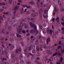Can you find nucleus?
Instances as JSON below:
<instances>
[{
  "instance_id": "nucleus-1",
  "label": "nucleus",
  "mask_w": 64,
  "mask_h": 64,
  "mask_svg": "<svg viewBox=\"0 0 64 64\" xmlns=\"http://www.w3.org/2000/svg\"><path fill=\"white\" fill-rule=\"evenodd\" d=\"M25 23L20 24V25L18 26V27L17 28V31L18 33L20 34L22 33V28L23 26H24Z\"/></svg>"
},
{
  "instance_id": "nucleus-2",
  "label": "nucleus",
  "mask_w": 64,
  "mask_h": 64,
  "mask_svg": "<svg viewBox=\"0 0 64 64\" xmlns=\"http://www.w3.org/2000/svg\"><path fill=\"white\" fill-rule=\"evenodd\" d=\"M43 48H44V49H46L47 48V47L46 46V44H43L42 45V46L41 47H40V50L42 51V50H43Z\"/></svg>"
},
{
  "instance_id": "nucleus-3",
  "label": "nucleus",
  "mask_w": 64,
  "mask_h": 64,
  "mask_svg": "<svg viewBox=\"0 0 64 64\" xmlns=\"http://www.w3.org/2000/svg\"><path fill=\"white\" fill-rule=\"evenodd\" d=\"M34 28L35 31H36V33L35 34V36H36V35H37V34H38V32H39L38 30H37V28H36V25H34Z\"/></svg>"
},
{
  "instance_id": "nucleus-4",
  "label": "nucleus",
  "mask_w": 64,
  "mask_h": 64,
  "mask_svg": "<svg viewBox=\"0 0 64 64\" xmlns=\"http://www.w3.org/2000/svg\"><path fill=\"white\" fill-rule=\"evenodd\" d=\"M21 49L20 48H19L18 50H16V54H20L21 53Z\"/></svg>"
},
{
  "instance_id": "nucleus-5",
  "label": "nucleus",
  "mask_w": 64,
  "mask_h": 64,
  "mask_svg": "<svg viewBox=\"0 0 64 64\" xmlns=\"http://www.w3.org/2000/svg\"><path fill=\"white\" fill-rule=\"evenodd\" d=\"M58 4L60 6V8H62V4H61V2L60 1V0H58Z\"/></svg>"
},
{
  "instance_id": "nucleus-6",
  "label": "nucleus",
  "mask_w": 64,
  "mask_h": 64,
  "mask_svg": "<svg viewBox=\"0 0 64 64\" xmlns=\"http://www.w3.org/2000/svg\"><path fill=\"white\" fill-rule=\"evenodd\" d=\"M30 33L32 34H34L35 33V31H34V30L33 29H32L30 31Z\"/></svg>"
},
{
  "instance_id": "nucleus-7",
  "label": "nucleus",
  "mask_w": 64,
  "mask_h": 64,
  "mask_svg": "<svg viewBox=\"0 0 64 64\" xmlns=\"http://www.w3.org/2000/svg\"><path fill=\"white\" fill-rule=\"evenodd\" d=\"M19 5H16L15 6L14 8V10H16L17 9H18H18L19 8Z\"/></svg>"
},
{
  "instance_id": "nucleus-8",
  "label": "nucleus",
  "mask_w": 64,
  "mask_h": 64,
  "mask_svg": "<svg viewBox=\"0 0 64 64\" xmlns=\"http://www.w3.org/2000/svg\"><path fill=\"white\" fill-rule=\"evenodd\" d=\"M34 25L35 24H33L31 22H30V27H31V28H33V27L34 28Z\"/></svg>"
},
{
  "instance_id": "nucleus-9",
  "label": "nucleus",
  "mask_w": 64,
  "mask_h": 64,
  "mask_svg": "<svg viewBox=\"0 0 64 64\" xmlns=\"http://www.w3.org/2000/svg\"><path fill=\"white\" fill-rule=\"evenodd\" d=\"M50 42V38H48L46 39L47 44H49V42Z\"/></svg>"
},
{
  "instance_id": "nucleus-10",
  "label": "nucleus",
  "mask_w": 64,
  "mask_h": 64,
  "mask_svg": "<svg viewBox=\"0 0 64 64\" xmlns=\"http://www.w3.org/2000/svg\"><path fill=\"white\" fill-rule=\"evenodd\" d=\"M62 61H63V58L61 57L60 58V60L59 61V62H57V64H60V63L62 62Z\"/></svg>"
},
{
  "instance_id": "nucleus-11",
  "label": "nucleus",
  "mask_w": 64,
  "mask_h": 64,
  "mask_svg": "<svg viewBox=\"0 0 64 64\" xmlns=\"http://www.w3.org/2000/svg\"><path fill=\"white\" fill-rule=\"evenodd\" d=\"M9 40L10 42H14V39L12 37H11L10 39Z\"/></svg>"
},
{
  "instance_id": "nucleus-12",
  "label": "nucleus",
  "mask_w": 64,
  "mask_h": 64,
  "mask_svg": "<svg viewBox=\"0 0 64 64\" xmlns=\"http://www.w3.org/2000/svg\"><path fill=\"white\" fill-rule=\"evenodd\" d=\"M48 52L49 53L50 55H52L53 54V52L51 50H48Z\"/></svg>"
},
{
  "instance_id": "nucleus-13",
  "label": "nucleus",
  "mask_w": 64,
  "mask_h": 64,
  "mask_svg": "<svg viewBox=\"0 0 64 64\" xmlns=\"http://www.w3.org/2000/svg\"><path fill=\"white\" fill-rule=\"evenodd\" d=\"M26 19L24 18L20 21V24L23 23V22L26 21Z\"/></svg>"
},
{
  "instance_id": "nucleus-14",
  "label": "nucleus",
  "mask_w": 64,
  "mask_h": 64,
  "mask_svg": "<svg viewBox=\"0 0 64 64\" xmlns=\"http://www.w3.org/2000/svg\"><path fill=\"white\" fill-rule=\"evenodd\" d=\"M43 16L44 18L46 19L48 17V15L47 14H43Z\"/></svg>"
},
{
  "instance_id": "nucleus-15",
  "label": "nucleus",
  "mask_w": 64,
  "mask_h": 64,
  "mask_svg": "<svg viewBox=\"0 0 64 64\" xmlns=\"http://www.w3.org/2000/svg\"><path fill=\"white\" fill-rule=\"evenodd\" d=\"M1 32L2 34H3L4 35H5V30H1Z\"/></svg>"
},
{
  "instance_id": "nucleus-16",
  "label": "nucleus",
  "mask_w": 64,
  "mask_h": 64,
  "mask_svg": "<svg viewBox=\"0 0 64 64\" xmlns=\"http://www.w3.org/2000/svg\"><path fill=\"white\" fill-rule=\"evenodd\" d=\"M56 55H58V52H56L55 54H53V56H52V57H53L54 56H55Z\"/></svg>"
},
{
  "instance_id": "nucleus-17",
  "label": "nucleus",
  "mask_w": 64,
  "mask_h": 64,
  "mask_svg": "<svg viewBox=\"0 0 64 64\" xmlns=\"http://www.w3.org/2000/svg\"><path fill=\"white\" fill-rule=\"evenodd\" d=\"M29 4H31V5H33V4H35V2L33 1H32V2H29Z\"/></svg>"
},
{
  "instance_id": "nucleus-18",
  "label": "nucleus",
  "mask_w": 64,
  "mask_h": 64,
  "mask_svg": "<svg viewBox=\"0 0 64 64\" xmlns=\"http://www.w3.org/2000/svg\"><path fill=\"white\" fill-rule=\"evenodd\" d=\"M11 57L12 59H14V58H15V55L14 54H12L11 55Z\"/></svg>"
},
{
  "instance_id": "nucleus-19",
  "label": "nucleus",
  "mask_w": 64,
  "mask_h": 64,
  "mask_svg": "<svg viewBox=\"0 0 64 64\" xmlns=\"http://www.w3.org/2000/svg\"><path fill=\"white\" fill-rule=\"evenodd\" d=\"M44 13L45 14H47V15H48V13H47V12H48L47 11V10H44Z\"/></svg>"
},
{
  "instance_id": "nucleus-20",
  "label": "nucleus",
  "mask_w": 64,
  "mask_h": 64,
  "mask_svg": "<svg viewBox=\"0 0 64 64\" xmlns=\"http://www.w3.org/2000/svg\"><path fill=\"white\" fill-rule=\"evenodd\" d=\"M28 49L29 51H31L32 49V47L31 46H30L28 47Z\"/></svg>"
},
{
  "instance_id": "nucleus-21",
  "label": "nucleus",
  "mask_w": 64,
  "mask_h": 64,
  "mask_svg": "<svg viewBox=\"0 0 64 64\" xmlns=\"http://www.w3.org/2000/svg\"><path fill=\"white\" fill-rule=\"evenodd\" d=\"M32 40H31V43H33L34 42V41L35 40V38H34Z\"/></svg>"
},
{
  "instance_id": "nucleus-22",
  "label": "nucleus",
  "mask_w": 64,
  "mask_h": 64,
  "mask_svg": "<svg viewBox=\"0 0 64 64\" xmlns=\"http://www.w3.org/2000/svg\"><path fill=\"white\" fill-rule=\"evenodd\" d=\"M19 58L20 59H22V58H23V56H22V54H20L19 56Z\"/></svg>"
},
{
  "instance_id": "nucleus-23",
  "label": "nucleus",
  "mask_w": 64,
  "mask_h": 64,
  "mask_svg": "<svg viewBox=\"0 0 64 64\" xmlns=\"http://www.w3.org/2000/svg\"><path fill=\"white\" fill-rule=\"evenodd\" d=\"M59 17H58L56 19V20H57V22L58 23L59 22Z\"/></svg>"
},
{
  "instance_id": "nucleus-24",
  "label": "nucleus",
  "mask_w": 64,
  "mask_h": 64,
  "mask_svg": "<svg viewBox=\"0 0 64 64\" xmlns=\"http://www.w3.org/2000/svg\"><path fill=\"white\" fill-rule=\"evenodd\" d=\"M14 23V21L13 20L10 21V24H13Z\"/></svg>"
},
{
  "instance_id": "nucleus-25",
  "label": "nucleus",
  "mask_w": 64,
  "mask_h": 64,
  "mask_svg": "<svg viewBox=\"0 0 64 64\" xmlns=\"http://www.w3.org/2000/svg\"><path fill=\"white\" fill-rule=\"evenodd\" d=\"M53 32V31L51 30H50V35H52V32Z\"/></svg>"
},
{
  "instance_id": "nucleus-26",
  "label": "nucleus",
  "mask_w": 64,
  "mask_h": 64,
  "mask_svg": "<svg viewBox=\"0 0 64 64\" xmlns=\"http://www.w3.org/2000/svg\"><path fill=\"white\" fill-rule=\"evenodd\" d=\"M38 42H39V40H36V41L35 44H37L38 43Z\"/></svg>"
},
{
  "instance_id": "nucleus-27",
  "label": "nucleus",
  "mask_w": 64,
  "mask_h": 64,
  "mask_svg": "<svg viewBox=\"0 0 64 64\" xmlns=\"http://www.w3.org/2000/svg\"><path fill=\"white\" fill-rule=\"evenodd\" d=\"M20 63L21 64H22V63H23L24 62V61H23V60L22 59H20Z\"/></svg>"
},
{
  "instance_id": "nucleus-28",
  "label": "nucleus",
  "mask_w": 64,
  "mask_h": 64,
  "mask_svg": "<svg viewBox=\"0 0 64 64\" xmlns=\"http://www.w3.org/2000/svg\"><path fill=\"white\" fill-rule=\"evenodd\" d=\"M8 2H9V4H12V0H9Z\"/></svg>"
},
{
  "instance_id": "nucleus-29",
  "label": "nucleus",
  "mask_w": 64,
  "mask_h": 64,
  "mask_svg": "<svg viewBox=\"0 0 64 64\" xmlns=\"http://www.w3.org/2000/svg\"><path fill=\"white\" fill-rule=\"evenodd\" d=\"M46 32L47 33V34H49V29L48 28H47L46 29Z\"/></svg>"
},
{
  "instance_id": "nucleus-30",
  "label": "nucleus",
  "mask_w": 64,
  "mask_h": 64,
  "mask_svg": "<svg viewBox=\"0 0 64 64\" xmlns=\"http://www.w3.org/2000/svg\"><path fill=\"white\" fill-rule=\"evenodd\" d=\"M36 49L37 51H39V47L38 46H36Z\"/></svg>"
},
{
  "instance_id": "nucleus-31",
  "label": "nucleus",
  "mask_w": 64,
  "mask_h": 64,
  "mask_svg": "<svg viewBox=\"0 0 64 64\" xmlns=\"http://www.w3.org/2000/svg\"><path fill=\"white\" fill-rule=\"evenodd\" d=\"M52 51H54V46H52Z\"/></svg>"
},
{
  "instance_id": "nucleus-32",
  "label": "nucleus",
  "mask_w": 64,
  "mask_h": 64,
  "mask_svg": "<svg viewBox=\"0 0 64 64\" xmlns=\"http://www.w3.org/2000/svg\"><path fill=\"white\" fill-rule=\"evenodd\" d=\"M1 60H2V59L3 61H4V60H5L6 61H7V59L6 58H1Z\"/></svg>"
},
{
  "instance_id": "nucleus-33",
  "label": "nucleus",
  "mask_w": 64,
  "mask_h": 64,
  "mask_svg": "<svg viewBox=\"0 0 64 64\" xmlns=\"http://www.w3.org/2000/svg\"><path fill=\"white\" fill-rule=\"evenodd\" d=\"M28 48V47L27 46H26V49L25 50H24V52H27V49Z\"/></svg>"
},
{
  "instance_id": "nucleus-34",
  "label": "nucleus",
  "mask_w": 64,
  "mask_h": 64,
  "mask_svg": "<svg viewBox=\"0 0 64 64\" xmlns=\"http://www.w3.org/2000/svg\"><path fill=\"white\" fill-rule=\"evenodd\" d=\"M31 16L32 17L35 16V14H34V13H32L31 14Z\"/></svg>"
},
{
  "instance_id": "nucleus-35",
  "label": "nucleus",
  "mask_w": 64,
  "mask_h": 64,
  "mask_svg": "<svg viewBox=\"0 0 64 64\" xmlns=\"http://www.w3.org/2000/svg\"><path fill=\"white\" fill-rule=\"evenodd\" d=\"M27 4L25 5H22V7H24V8H25V7H26L27 6Z\"/></svg>"
},
{
  "instance_id": "nucleus-36",
  "label": "nucleus",
  "mask_w": 64,
  "mask_h": 64,
  "mask_svg": "<svg viewBox=\"0 0 64 64\" xmlns=\"http://www.w3.org/2000/svg\"><path fill=\"white\" fill-rule=\"evenodd\" d=\"M16 34V36L18 37H21V36H20L19 34H17V33Z\"/></svg>"
},
{
  "instance_id": "nucleus-37",
  "label": "nucleus",
  "mask_w": 64,
  "mask_h": 64,
  "mask_svg": "<svg viewBox=\"0 0 64 64\" xmlns=\"http://www.w3.org/2000/svg\"><path fill=\"white\" fill-rule=\"evenodd\" d=\"M37 37L38 39H40L41 38V36L39 35H37Z\"/></svg>"
},
{
  "instance_id": "nucleus-38",
  "label": "nucleus",
  "mask_w": 64,
  "mask_h": 64,
  "mask_svg": "<svg viewBox=\"0 0 64 64\" xmlns=\"http://www.w3.org/2000/svg\"><path fill=\"white\" fill-rule=\"evenodd\" d=\"M56 12L54 11V10L53 11L52 14V15H53L54 16L55 15V14H56V12Z\"/></svg>"
},
{
  "instance_id": "nucleus-39",
  "label": "nucleus",
  "mask_w": 64,
  "mask_h": 64,
  "mask_svg": "<svg viewBox=\"0 0 64 64\" xmlns=\"http://www.w3.org/2000/svg\"><path fill=\"white\" fill-rule=\"evenodd\" d=\"M22 33H24V34H25L26 33L25 30H22Z\"/></svg>"
},
{
  "instance_id": "nucleus-40",
  "label": "nucleus",
  "mask_w": 64,
  "mask_h": 64,
  "mask_svg": "<svg viewBox=\"0 0 64 64\" xmlns=\"http://www.w3.org/2000/svg\"><path fill=\"white\" fill-rule=\"evenodd\" d=\"M55 34L56 35H58V31H56L55 33Z\"/></svg>"
},
{
  "instance_id": "nucleus-41",
  "label": "nucleus",
  "mask_w": 64,
  "mask_h": 64,
  "mask_svg": "<svg viewBox=\"0 0 64 64\" xmlns=\"http://www.w3.org/2000/svg\"><path fill=\"white\" fill-rule=\"evenodd\" d=\"M8 28L9 30H12V28H11V26H8Z\"/></svg>"
},
{
  "instance_id": "nucleus-42",
  "label": "nucleus",
  "mask_w": 64,
  "mask_h": 64,
  "mask_svg": "<svg viewBox=\"0 0 64 64\" xmlns=\"http://www.w3.org/2000/svg\"><path fill=\"white\" fill-rule=\"evenodd\" d=\"M34 61L36 63H37V64H38V62L37 61V60H34Z\"/></svg>"
},
{
  "instance_id": "nucleus-43",
  "label": "nucleus",
  "mask_w": 64,
  "mask_h": 64,
  "mask_svg": "<svg viewBox=\"0 0 64 64\" xmlns=\"http://www.w3.org/2000/svg\"><path fill=\"white\" fill-rule=\"evenodd\" d=\"M38 16V14L37 13H36L34 14V16Z\"/></svg>"
},
{
  "instance_id": "nucleus-44",
  "label": "nucleus",
  "mask_w": 64,
  "mask_h": 64,
  "mask_svg": "<svg viewBox=\"0 0 64 64\" xmlns=\"http://www.w3.org/2000/svg\"><path fill=\"white\" fill-rule=\"evenodd\" d=\"M4 14H6V15H7L8 16H9V15H8V14H9V12H4Z\"/></svg>"
},
{
  "instance_id": "nucleus-45",
  "label": "nucleus",
  "mask_w": 64,
  "mask_h": 64,
  "mask_svg": "<svg viewBox=\"0 0 64 64\" xmlns=\"http://www.w3.org/2000/svg\"><path fill=\"white\" fill-rule=\"evenodd\" d=\"M30 14V12L29 11H28L26 12V15H28Z\"/></svg>"
},
{
  "instance_id": "nucleus-46",
  "label": "nucleus",
  "mask_w": 64,
  "mask_h": 64,
  "mask_svg": "<svg viewBox=\"0 0 64 64\" xmlns=\"http://www.w3.org/2000/svg\"><path fill=\"white\" fill-rule=\"evenodd\" d=\"M28 27V25L27 24H26L24 26V28H27Z\"/></svg>"
},
{
  "instance_id": "nucleus-47",
  "label": "nucleus",
  "mask_w": 64,
  "mask_h": 64,
  "mask_svg": "<svg viewBox=\"0 0 64 64\" xmlns=\"http://www.w3.org/2000/svg\"><path fill=\"white\" fill-rule=\"evenodd\" d=\"M39 12L40 16V17H42V14H41V13L40 12V11L39 10Z\"/></svg>"
},
{
  "instance_id": "nucleus-48",
  "label": "nucleus",
  "mask_w": 64,
  "mask_h": 64,
  "mask_svg": "<svg viewBox=\"0 0 64 64\" xmlns=\"http://www.w3.org/2000/svg\"><path fill=\"white\" fill-rule=\"evenodd\" d=\"M18 40H19V41H21V37H20L19 38H18Z\"/></svg>"
},
{
  "instance_id": "nucleus-49",
  "label": "nucleus",
  "mask_w": 64,
  "mask_h": 64,
  "mask_svg": "<svg viewBox=\"0 0 64 64\" xmlns=\"http://www.w3.org/2000/svg\"><path fill=\"white\" fill-rule=\"evenodd\" d=\"M39 27L40 29H42V28H43V27L42 26V25H40Z\"/></svg>"
},
{
  "instance_id": "nucleus-50",
  "label": "nucleus",
  "mask_w": 64,
  "mask_h": 64,
  "mask_svg": "<svg viewBox=\"0 0 64 64\" xmlns=\"http://www.w3.org/2000/svg\"><path fill=\"white\" fill-rule=\"evenodd\" d=\"M26 56L28 58H29V57H30V54H28Z\"/></svg>"
},
{
  "instance_id": "nucleus-51",
  "label": "nucleus",
  "mask_w": 64,
  "mask_h": 64,
  "mask_svg": "<svg viewBox=\"0 0 64 64\" xmlns=\"http://www.w3.org/2000/svg\"><path fill=\"white\" fill-rule=\"evenodd\" d=\"M64 9H61L60 10V12H64Z\"/></svg>"
},
{
  "instance_id": "nucleus-52",
  "label": "nucleus",
  "mask_w": 64,
  "mask_h": 64,
  "mask_svg": "<svg viewBox=\"0 0 64 64\" xmlns=\"http://www.w3.org/2000/svg\"><path fill=\"white\" fill-rule=\"evenodd\" d=\"M21 45L22 46H24V45L23 44V42H21Z\"/></svg>"
},
{
  "instance_id": "nucleus-53",
  "label": "nucleus",
  "mask_w": 64,
  "mask_h": 64,
  "mask_svg": "<svg viewBox=\"0 0 64 64\" xmlns=\"http://www.w3.org/2000/svg\"><path fill=\"white\" fill-rule=\"evenodd\" d=\"M31 63V62L30 61H28L27 62V64H30Z\"/></svg>"
},
{
  "instance_id": "nucleus-54",
  "label": "nucleus",
  "mask_w": 64,
  "mask_h": 64,
  "mask_svg": "<svg viewBox=\"0 0 64 64\" xmlns=\"http://www.w3.org/2000/svg\"><path fill=\"white\" fill-rule=\"evenodd\" d=\"M32 52L33 53H36V50H32Z\"/></svg>"
},
{
  "instance_id": "nucleus-55",
  "label": "nucleus",
  "mask_w": 64,
  "mask_h": 64,
  "mask_svg": "<svg viewBox=\"0 0 64 64\" xmlns=\"http://www.w3.org/2000/svg\"><path fill=\"white\" fill-rule=\"evenodd\" d=\"M31 20H32V21L33 22H34V21H35V20H34V18H31Z\"/></svg>"
},
{
  "instance_id": "nucleus-56",
  "label": "nucleus",
  "mask_w": 64,
  "mask_h": 64,
  "mask_svg": "<svg viewBox=\"0 0 64 64\" xmlns=\"http://www.w3.org/2000/svg\"><path fill=\"white\" fill-rule=\"evenodd\" d=\"M4 53L6 54V56L7 55H8V52H7L6 51H4Z\"/></svg>"
},
{
  "instance_id": "nucleus-57",
  "label": "nucleus",
  "mask_w": 64,
  "mask_h": 64,
  "mask_svg": "<svg viewBox=\"0 0 64 64\" xmlns=\"http://www.w3.org/2000/svg\"><path fill=\"white\" fill-rule=\"evenodd\" d=\"M4 10L3 9H0V12H2Z\"/></svg>"
},
{
  "instance_id": "nucleus-58",
  "label": "nucleus",
  "mask_w": 64,
  "mask_h": 64,
  "mask_svg": "<svg viewBox=\"0 0 64 64\" xmlns=\"http://www.w3.org/2000/svg\"><path fill=\"white\" fill-rule=\"evenodd\" d=\"M61 41H60L59 42H58V44H60V45L61 44Z\"/></svg>"
},
{
  "instance_id": "nucleus-59",
  "label": "nucleus",
  "mask_w": 64,
  "mask_h": 64,
  "mask_svg": "<svg viewBox=\"0 0 64 64\" xmlns=\"http://www.w3.org/2000/svg\"><path fill=\"white\" fill-rule=\"evenodd\" d=\"M42 32L43 33H46V31H45V30H42Z\"/></svg>"
},
{
  "instance_id": "nucleus-60",
  "label": "nucleus",
  "mask_w": 64,
  "mask_h": 64,
  "mask_svg": "<svg viewBox=\"0 0 64 64\" xmlns=\"http://www.w3.org/2000/svg\"><path fill=\"white\" fill-rule=\"evenodd\" d=\"M54 11L55 12H56V11H57V9H56V8H54Z\"/></svg>"
},
{
  "instance_id": "nucleus-61",
  "label": "nucleus",
  "mask_w": 64,
  "mask_h": 64,
  "mask_svg": "<svg viewBox=\"0 0 64 64\" xmlns=\"http://www.w3.org/2000/svg\"><path fill=\"white\" fill-rule=\"evenodd\" d=\"M47 48L48 49H50V46H49L47 47Z\"/></svg>"
},
{
  "instance_id": "nucleus-62",
  "label": "nucleus",
  "mask_w": 64,
  "mask_h": 64,
  "mask_svg": "<svg viewBox=\"0 0 64 64\" xmlns=\"http://www.w3.org/2000/svg\"><path fill=\"white\" fill-rule=\"evenodd\" d=\"M37 54L38 56H40L41 55L40 53H37Z\"/></svg>"
},
{
  "instance_id": "nucleus-63",
  "label": "nucleus",
  "mask_w": 64,
  "mask_h": 64,
  "mask_svg": "<svg viewBox=\"0 0 64 64\" xmlns=\"http://www.w3.org/2000/svg\"><path fill=\"white\" fill-rule=\"evenodd\" d=\"M12 63H14V62H15V60H13L12 61Z\"/></svg>"
},
{
  "instance_id": "nucleus-64",
  "label": "nucleus",
  "mask_w": 64,
  "mask_h": 64,
  "mask_svg": "<svg viewBox=\"0 0 64 64\" xmlns=\"http://www.w3.org/2000/svg\"><path fill=\"white\" fill-rule=\"evenodd\" d=\"M3 5V3H2L0 2V6H2Z\"/></svg>"
}]
</instances>
